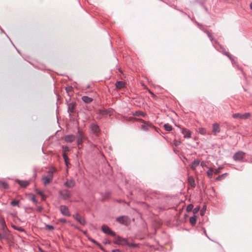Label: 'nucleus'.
I'll return each instance as SVG.
<instances>
[{
	"instance_id": "nucleus-25",
	"label": "nucleus",
	"mask_w": 252,
	"mask_h": 252,
	"mask_svg": "<svg viewBox=\"0 0 252 252\" xmlns=\"http://www.w3.org/2000/svg\"><path fill=\"white\" fill-rule=\"evenodd\" d=\"M251 117V114L250 113H247L244 114H242V119H247Z\"/></svg>"
},
{
	"instance_id": "nucleus-6",
	"label": "nucleus",
	"mask_w": 252,
	"mask_h": 252,
	"mask_svg": "<svg viewBox=\"0 0 252 252\" xmlns=\"http://www.w3.org/2000/svg\"><path fill=\"white\" fill-rule=\"evenodd\" d=\"M73 217L81 225H84L86 224V221L83 218H82L78 214L73 215Z\"/></svg>"
},
{
	"instance_id": "nucleus-45",
	"label": "nucleus",
	"mask_w": 252,
	"mask_h": 252,
	"mask_svg": "<svg viewBox=\"0 0 252 252\" xmlns=\"http://www.w3.org/2000/svg\"><path fill=\"white\" fill-rule=\"evenodd\" d=\"M112 252H121L119 250H113L112 251Z\"/></svg>"
},
{
	"instance_id": "nucleus-27",
	"label": "nucleus",
	"mask_w": 252,
	"mask_h": 252,
	"mask_svg": "<svg viewBox=\"0 0 252 252\" xmlns=\"http://www.w3.org/2000/svg\"><path fill=\"white\" fill-rule=\"evenodd\" d=\"M226 175H227V173L223 174L221 175H220V176H219L218 177H217L216 178V180L217 181L221 180L222 178L225 177L226 176Z\"/></svg>"
},
{
	"instance_id": "nucleus-7",
	"label": "nucleus",
	"mask_w": 252,
	"mask_h": 252,
	"mask_svg": "<svg viewBox=\"0 0 252 252\" xmlns=\"http://www.w3.org/2000/svg\"><path fill=\"white\" fill-rule=\"evenodd\" d=\"M84 138L83 133L79 130L77 134V144L78 145H81Z\"/></svg>"
},
{
	"instance_id": "nucleus-12",
	"label": "nucleus",
	"mask_w": 252,
	"mask_h": 252,
	"mask_svg": "<svg viewBox=\"0 0 252 252\" xmlns=\"http://www.w3.org/2000/svg\"><path fill=\"white\" fill-rule=\"evenodd\" d=\"M115 86L117 90H120L126 87V83L123 81H117L115 83Z\"/></svg>"
},
{
	"instance_id": "nucleus-30",
	"label": "nucleus",
	"mask_w": 252,
	"mask_h": 252,
	"mask_svg": "<svg viewBox=\"0 0 252 252\" xmlns=\"http://www.w3.org/2000/svg\"><path fill=\"white\" fill-rule=\"evenodd\" d=\"M90 241L92 242L93 243L95 244L97 246H98L100 249H102V248L101 247V245L98 243L94 239H93L92 238H89Z\"/></svg>"
},
{
	"instance_id": "nucleus-4",
	"label": "nucleus",
	"mask_w": 252,
	"mask_h": 252,
	"mask_svg": "<svg viewBox=\"0 0 252 252\" xmlns=\"http://www.w3.org/2000/svg\"><path fill=\"white\" fill-rule=\"evenodd\" d=\"M61 213L65 216H70L71 215L68 208L65 205H61L60 207Z\"/></svg>"
},
{
	"instance_id": "nucleus-18",
	"label": "nucleus",
	"mask_w": 252,
	"mask_h": 252,
	"mask_svg": "<svg viewBox=\"0 0 252 252\" xmlns=\"http://www.w3.org/2000/svg\"><path fill=\"white\" fill-rule=\"evenodd\" d=\"M0 188L4 189H8L9 188V186L8 184L3 181H0Z\"/></svg>"
},
{
	"instance_id": "nucleus-31",
	"label": "nucleus",
	"mask_w": 252,
	"mask_h": 252,
	"mask_svg": "<svg viewBox=\"0 0 252 252\" xmlns=\"http://www.w3.org/2000/svg\"><path fill=\"white\" fill-rule=\"evenodd\" d=\"M193 207V206L192 204H190L188 205L187 207V212L191 211L192 210Z\"/></svg>"
},
{
	"instance_id": "nucleus-22",
	"label": "nucleus",
	"mask_w": 252,
	"mask_h": 252,
	"mask_svg": "<svg viewBox=\"0 0 252 252\" xmlns=\"http://www.w3.org/2000/svg\"><path fill=\"white\" fill-rule=\"evenodd\" d=\"M196 219H197V217L195 216L190 217L189 219L190 223L192 225L195 224L196 222Z\"/></svg>"
},
{
	"instance_id": "nucleus-3",
	"label": "nucleus",
	"mask_w": 252,
	"mask_h": 252,
	"mask_svg": "<svg viewBox=\"0 0 252 252\" xmlns=\"http://www.w3.org/2000/svg\"><path fill=\"white\" fill-rule=\"evenodd\" d=\"M101 229L102 231L106 234L112 235L113 236H116L115 233L112 231L110 228L106 225H103L101 227Z\"/></svg>"
},
{
	"instance_id": "nucleus-53",
	"label": "nucleus",
	"mask_w": 252,
	"mask_h": 252,
	"mask_svg": "<svg viewBox=\"0 0 252 252\" xmlns=\"http://www.w3.org/2000/svg\"><path fill=\"white\" fill-rule=\"evenodd\" d=\"M32 200H33L34 202H35V201H36V200H35V198H33V199H32Z\"/></svg>"
},
{
	"instance_id": "nucleus-34",
	"label": "nucleus",
	"mask_w": 252,
	"mask_h": 252,
	"mask_svg": "<svg viewBox=\"0 0 252 252\" xmlns=\"http://www.w3.org/2000/svg\"><path fill=\"white\" fill-rule=\"evenodd\" d=\"M13 227L15 229H16V230H18V231H21V232H25V230L24 229H23L22 227H18L16 226H14L13 225Z\"/></svg>"
},
{
	"instance_id": "nucleus-54",
	"label": "nucleus",
	"mask_w": 252,
	"mask_h": 252,
	"mask_svg": "<svg viewBox=\"0 0 252 252\" xmlns=\"http://www.w3.org/2000/svg\"><path fill=\"white\" fill-rule=\"evenodd\" d=\"M150 93L153 95H154V94L152 93L150 91Z\"/></svg>"
},
{
	"instance_id": "nucleus-35",
	"label": "nucleus",
	"mask_w": 252,
	"mask_h": 252,
	"mask_svg": "<svg viewBox=\"0 0 252 252\" xmlns=\"http://www.w3.org/2000/svg\"><path fill=\"white\" fill-rule=\"evenodd\" d=\"M63 153H66V152H67L69 151V148L67 146H63Z\"/></svg>"
},
{
	"instance_id": "nucleus-41",
	"label": "nucleus",
	"mask_w": 252,
	"mask_h": 252,
	"mask_svg": "<svg viewBox=\"0 0 252 252\" xmlns=\"http://www.w3.org/2000/svg\"><path fill=\"white\" fill-rule=\"evenodd\" d=\"M99 113L100 114L104 115V114H105L106 113V111H104V110H99Z\"/></svg>"
},
{
	"instance_id": "nucleus-5",
	"label": "nucleus",
	"mask_w": 252,
	"mask_h": 252,
	"mask_svg": "<svg viewBox=\"0 0 252 252\" xmlns=\"http://www.w3.org/2000/svg\"><path fill=\"white\" fill-rule=\"evenodd\" d=\"M60 195L64 199H66L71 196V193L70 191L67 189L63 190L60 191Z\"/></svg>"
},
{
	"instance_id": "nucleus-37",
	"label": "nucleus",
	"mask_w": 252,
	"mask_h": 252,
	"mask_svg": "<svg viewBox=\"0 0 252 252\" xmlns=\"http://www.w3.org/2000/svg\"><path fill=\"white\" fill-rule=\"evenodd\" d=\"M135 115L137 116L144 115V113L142 111H137L135 112Z\"/></svg>"
},
{
	"instance_id": "nucleus-47",
	"label": "nucleus",
	"mask_w": 252,
	"mask_h": 252,
	"mask_svg": "<svg viewBox=\"0 0 252 252\" xmlns=\"http://www.w3.org/2000/svg\"><path fill=\"white\" fill-rule=\"evenodd\" d=\"M126 245H128L130 247H134L135 245L134 244H129L128 243V244H126Z\"/></svg>"
},
{
	"instance_id": "nucleus-51",
	"label": "nucleus",
	"mask_w": 252,
	"mask_h": 252,
	"mask_svg": "<svg viewBox=\"0 0 252 252\" xmlns=\"http://www.w3.org/2000/svg\"><path fill=\"white\" fill-rule=\"evenodd\" d=\"M105 244H110V241H106V242H105Z\"/></svg>"
},
{
	"instance_id": "nucleus-36",
	"label": "nucleus",
	"mask_w": 252,
	"mask_h": 252,
	"mask_svg": "<svg viewBox=\"0 0 252 252\" xmlns=\"http://www.w3.org/2000/svg\"><path fill=\"white\" fill-rule=\"evenodd\" d=\"M63 158H64V160L66 164H67V160L68 159V157L67 156L66 154V153H63Z\"/></svg>"
},
{
	"instance_id": "nucleus-14",
	"label": "nucleus",
	"mask_w": 252,
	"mask_h": 252,
	"mask_svg": "<svg viewBox=\"0 0 252 252\" xmlns=\"http://www.w3.org/2000/svg\"><path fill=\"white\" fill-rule=\"evenodd\" d=\"M188 183L192 187L195 188L196 184L194 179L192 176H189L188 177Z\"/></svg>"
},
{
	"instance_id": "nucleus-28",
	"label": "nucleus",
	"mask_w": 252,
	"mask_h": 252,
	"mask_svg": "<svg viewBox=\"0 0 252 252\" xmlns=\"http://www.w3.org/2000/svg\"><path fill=\"white\" fill-rule=\"evenodd\" d=\"M198 131L202 135H205L206 133V130L204 128H199Z\"/></svg>"
},
{
	"instance_id": "nucleus-55",
	"label": "nucleus",
	"mask_w": 252,
	"mask_h": 252,
	"mask_svg": "<svg viewBox=\"0 0 252 252\" xmlns=\"http://www.w3.org/2000/svg\"><path fill=\"white\" fill-rule=\"evenodd\" d=\"M201 215H203V212H201Z\"/></svg>"
},
{
	"instance_id": "nucleus-21",
	"label": "nucleus",
	"mask_w": 252,
	"mask_h": 252,
	"mask_svg": "<svg viewBox=\"0 0 252 252\" xmlns=\"http://www.w3.org/2000/svg\"><path fill=\"white\" fill-rule=\"evenodd\" d=\"M142 128L144 130H147L149 129V127H151L152 126L148 124H146L144 123L141 126Z\"/></svg>"
},
{
	"instance_id": "nucleus-26",
	"label": "nucleus",
	"mask_w": 252,
	"mask_h": 252,
	"mask_svg": "<svg viewBox=\"0 0 252 252\" xmlns=\"http://www.w3.org/2000/svg\"><path fill=\"white\" fill-rule=\"evenodd\" d=\"M242 114H240V113H235V114H233L232 115V117L233 118H240L241 119H242Z\"/></svg>"
},
{
	"instance_id": "nucleus-42",
	"label": "nucleus",
	"mask_w": 252,
	"mask_h": 252,
	"mask_svg": "<svg viewBox=\"0 0 252 252\" xmlns=\"http://www.w3.org/2000/svg\"><path fill=\"white\" fill-rule=\"evenodd\" d=\"M59 221L61 222L65 223L66 222V220L65 219H60L59 220Z\"/></svg>"
},
{
	"instance_id": "nucleus-19",
	"label": "nucleus",
	"mask_w": 252,
	"mask_h": 252,
	"mask_svg": "<svg viewBox=\"0 0 252 252\" xmlns=\"http://www.w3.org/2000/svg\"><path fill=\"white\" fill-rule=\"evenodd\" d=\"M82 100L86 103H90L93 101V99L90 97H88L87 96H83L82 97Z\"/></svg>"
},
{
	"instance_id": "nucleus-40",
	"label": "nucleus",
	"mask_w": 252,
	"mask_h": 252,
	"mask_svg": "<svg viewBox=\"0 0 252 252\" xmlns=\"http://www.w3.org/2000/svg\"><path fill=\"white\" fill-rule=\"evenodd\" d=\"M199 210V207H196L195 208H194L193 210V213L194 214H195Z\"/></svg>"
},
{
	"instance_id": "nucleus-8",
	"label": "nucleus",
	"mask_w": 252,
	"mask_h": 252,
	"mask_svg": "<svg viewBox=\"0 0 252 252\" xmlns=\"http://www.w3.org/2000/svg\"><path fill=\"white\" fill-rule=\"evenodd\" d=\"M245 153L242 152L236 153L233 156V158L235 160H241L243 159Z\"/></svg>"
},
{
	"instance_id": "nucleus-20",
	"label": "nucleus",
	"mask_w": 252,
	"mask_h": 252,
	"mask_svg": "<svg viewBox=\"0 0 252 252\" xmlns=\"http://www.w3.org/2000/svg\"><path fill=\"white\" fill-rule=\"evenodd\" d=\"M199 164V161L198 160H195L192 163L191 168L192 170H195L196 167Z\"/></svg>"
},
{
	"instance_id": "nucleus-49",
	"label": "nucleus",
	"mask_w": 252,
	"mask_h": 252,
	"mask_svg": "<svg viewBox=\"0 0 252 252\" xmlns=\"http://www.w3.org/2000/svg\"><path fill=\"white\" fill-rule=\"evenodd\" d=\"M201 165L202 167H203V166H205V162H202L201 163Z\"/></svg>"
},
{
	"instance_id": "nucleus-48",
	"label": "nucleus",
	"mask_w": 252,
	"mask_h": 252,
	"mask_svg": "<svg viewBox=\"0 0 252 252\" xmlns=\"http://www.w3.org/2000/svg\"><path fill=\"white\" fill-rule=\"evenodd\" d=\"M42 210V208L41 207H38V208H37V210L39 211V212H41Z\"/></svg>"
},
{
	"instance_id": "nucleus-38",
	"label": "nucleus",
	"mask_w": 252,
	"mask_h": 252,
	"mask_svg": "<svg viewBox=\"0 0 252 252\" xmlns=\"http://www.w3.org/2000/svg\"><path fill=\"white\" fill-rule=\"evenodd\" d=\"M73 109H74V106L73 105H72L71 106L70 105L69 106V111L72 113L73 112Z\"/></svg>"
},
{
	"instance_id": "nucleus-44",
	"label": "nucleus",
	"mask_w": 252,
	"mask_h": 252,
	"mask_svg": "<svg viewBox=\"0 0 252 252\" xmlns=\"http://www.w3.org/2000/svg\"><path fill=\"white\" fill-rule=\"evenodd\" d=\"M225 55H226L228 57H229L230 59H231V55H230V54L229 53H228V52H226V53H225Z\"/></svg>"
},
{
	"instance_id": "nucleus-9",
	"label": "nucleus",
	"mask_w": 252,
	"mask_h": 252,
	"mask_svg": "<svg viewBox=\"0 0 252 252\" xmlns=\"http://www.w3.org/2000/svg\"><path fill=\"white\" fill-rule=\"evenodd\" d=\"M64 186L69 188H72L75 186V182L72 179H68L64 183Z\"/></svg>"
},
{
	"instance_id": "nucleus-29",
	"label": "nucleus",
	"mask_w": 252,
	"mask_h": 252,
	"mask_svg": "<svg viewBox=\"0 0 252 252\" xmlns=\"http://www.w3.org/2000/svg\"><path fill=\"white\" fill-rule=\"evenodd\" d=\"M36 192H37V193H38V194L41 195V196L42 197V199L43 200H45V199L46 196L43 194V192L42 191L37 190Z\"/></svg>"
},
{
	"instance_id": "nucleus-46",
	"label": "nucleus",
	"mask_w": 252,
	"mask_h": 252,
	"mask_svg": "<svg viewBox=\"0 0 252 252\" xmlns=\"http://www.w3.org/2000/svg\"><path fill=\"white\" fill-rule=\"evenodd\" d=\"M4 238V236L1 234H0V240Z\"/></svg>"
},
{
	"instance_id": "nucleus-24",
	"label": "nucleus",
	"mask_w": 252,
	"mask_h": 252,
	"mask_svg": "<svg viewBox=\"0 0 252 252\" xmlns=\"http://www.w3.org/2000/svg\"><path fill=\"white\" fill-rule=\"evenodd\" d=\"M164 127L165 129L168 131H170L172 129V126H170L168 124H165L164 125Z\"/></svg>"
},
{
	"instance_id": "nucleus-39",
	"label": "nucleus",
	"mask_w": 252,
	"mask_h": 252,
	"mask_svg": "<svg viewBox=\"0 0 252 252\" xmlns=\"http://www.w3.org/2000/svg\"><path fill=\"white\" fill-rule=\"evenodd\" d=\"M221 169V168H219L218 169H215L214 170V173L216 174H217L220 173V170Z\"/></svg>"
},
{
	"instance_id": "nucleus-11",
	"label": "nucleus",
	"mask_w": 252,
	"mask_h": 252,
	"mask_svg": "<svg viewBox=\"0 0 252 252\" xmlns=\"http://www.w3.org/2000/svg\"><path fill=\"white\" fill-rule=\"evenodd\" d=\"M91 128L93 132L95 134H97L100 131L98 126L95 124H93L91 125Z\"/></svg>"
},
{
	"instance_id": "nucleus-52",
	"label": "nucleus",
	"mask_w": 252,
	"mask_h": 252,
	"mask_svg": "<svg viewBox=\"0 0 252 252\" xmlns=\"http://www.w3.org/2000/svg\"><path fill=\"white\" fill-rule=\"evenodd\" d=\"M250 8L252 10V2L250 4Z\"/></svg>"
},
{
	"instance_id": "nucleus-17",
	"label": "nucleus",
	"mask_w": 252,
	"mask_h": 252,
	"mask_svg": "<svg viewBox=\"0 0 252 252\" xmlns=\"http://www.w3.org/2000/svg\"><path fill=\"white\" fill-rule=\"evenodd\" d=\"M17 182L19 184V185L21 187L24 188L27 187L29 185V182L27 181L18 180Z\"/></svg>"
},
{
	"instance_id": "nucleus-16",
	"label": "nucleus",
	"mask_w": 252,
	"mask_h": 252,
	"mask_svg": "<svg viewBox=\"0 0 252 252\" xmlns=\"http://www.w3.org/2000/svg\"><path fill=\"white\" fill-rule=\"evenodd\" d=\"M220 131V128L219 125L215 123L213 125V132L215 134H216L217 133H218Z\"/></svg>"
},
{
	"instance_id": "nucleus-15",
	"label": "nucleus",
	"mask_w": 252,
	"mask_h": 252,
	"mask_svg": "<svg viewBox=\"0 0 252 252\" xmlns=\"http://www.w3.org/2000/svg\"><path fill=\"white\" fill-rule=\"evenodd\" d=\"M75 139V136L73 135H69L65 136L64 140L67 142H72Z\"/></svg>"
},
{
	"instance_id": "nucleus-50",
	"label": "nucleus",
	"mask_w": 252,
	"mask_h": 252,
	"mask_svg": "<svg viewBox=\"0 0 252 252\" xmlns=\"http://www.w3.org/2000/svg\"><path fill=\"white\" fill-rule=\"evenodd\" d=\"M3 230L5 231V230H7V228L5 227L4 226H3Z\"/></svg>"
},
{
	"instance_id": "nucleus-23",
	"label": "nucleus",
	"mask_w": 252,
	"mask_h": 252,
	"mask_svg": "<svg viewBox=\"0 0 252 252\" xmlns=\"http://www.w3.org/2000/svg\"><path fill=\"white\" fill-rule=\"evenodd\" d=\"M214 172V170L212 168H210L207 172V176L210 178H212L213 176V173Z\"/></svg>"
},
{
	"instance_id": "nucleus-33",
	"label": "nucleus",
	"mask_w": 252,
	"mask_h": 252,
	"mask_svg": "<svg viewBox=\"0 0 252 252\" xmlns=\"http://www.w3.org/2000/svg\"><path fill=\"white\" fill-rule=\"evenodd\" d=\"M19 204V201L18 200H13L10 203V204L12 205V206H17Z\"/></svg>"
},
{
	"instance_id": "nucleus-43",
	"label": "nucleus",
	"mask_w": 252,
	"mask_h": 252,
	"mask_svg": "<svg viewBox=\"0 0 252 252\" xmlns=\"http://www.w3.org/2000/svg\"><path fill=\"white\" fill-rule=\"evenodd\" d=\"M181 143V142L180 141H175V145L176 146H178L179 145H180Z\"/></svg>"
},
{
	"instance_id": "nucleus-13",
	"label": "nucleus",
	"mask_w": 252,
	"mask_h": 252,
	"mask_svg": "<svg viewBox=\"0 0 252 252\" xmlns=\"http://www.w3.org/2000/svg\"><path fill=\"white\" fill-rule=\"evenodd\" d=\"M182 133L184 135L185 138H189L190 137L191 132L186 128H183L182 129Z\"/></svg>"
},
{
	"instance_id": "nucleus-2",
	"label": "nucleus",
	"mask_w": 252,
	"mask_h": 252,
	"mask_svg": "<svg viewBox=\"0 0 252 252\" xmlns=\"http://www.w3.org/2000/svg\"><path fill=\"white\" fill-rule=\"evenodd\" d=\"M115 240L114 241L115 244L122 245L128 244V242L126 239H124L120 236H115Z\"/></svg>"
},
{
	"instance_id": "nucleus-10",
	"label": "nucleus",
	"mask_w": 252,
	"mask_h": 252,
	"mask_svg": "<svg viewBox=\"0 0 252 252\" xmlns=\"http://www.w3.org/2000/svg\"><path fill=\"white\" fill-rule=\"evenodd\" d=\"M117 221L119 222L124 224H127L128 222V218L126 216H122L117 218Z\"/></svg>"
},
{
	"instance_id": "nucleus-32",
	"label": "nucleus",
	"mask_w": 252,
	"mask_h": 252,
	"mask_svg": "<svg viewBox=\"0 0 252 252\" xmlns=\"http://www.w3.org/2000/svg\"><path fill=\"white\" fill-rule=\"evenodd\" d=\"M45 228L48 230L51 231L54 229V227L52 225L47 224L45 225Z\"/></svg>"
},
{
	"instance_id": "nucleus-1",
	"label": "nucleus",
	"mask_w": 252,
	"mask_h": 252,
	"mask_svg": "<svg viewBox=\"0 0 252 252\" xmlns=\"http://www.w3.org/2000/svg\"><path fill=\"white\" fill-rule=\"evenodd\" d=\"M56 170L53 169L49 172V175L47 176H43L42 178L43 183L45 186L48 185L53 180V174L55 172Z\"/></svg>"
}]
</instances>
